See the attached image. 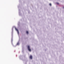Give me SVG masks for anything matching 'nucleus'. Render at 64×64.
<instances>
[{
    "instance_id": "f257e3e1",
    "label": "nucleus",
    "mask_w": 64,
    "mask_h": 64,
    "mask_svg": "<svg viewBox=\"0 0 64 64\" xmlns=\"http://www.w3.org/2000/svg\"><path fill=\"white\" fill-rule=\"evenodd\" d=\"M28 50H29L30 51H31V49H30V46H28Z\"/></svg>"
},
{
    "instance_id": "f03ea898",
    "label": "nucleus",
    "mask_w": 64,
    "mask_h": 64,
    "mask_svg": "<svg viewBox=\"0 0 64 64\" xmlns=\"http://www.w3.org/2000/svg\"><path fill=\"white\" fill-rule=\"evenodd\" d=\"M15 29L16 30V31H17L18 32V34H19V32L18 31V29H17L16 28H15Z\"/></svg>"
},
{
    "instance_id": "7ed1b4c3",
    "label": "nucleus",
    "mask_w": 64,
    "mask_h": 64,
    "mask_svg": "<svg viewBox=\"0 0 64 64\" xmlns=\"http://www.w3.org/2000/svg\"><path fill=\"white\" fill-rule=\"evenodd\" d=\"M30 58L31 59H32V56H30Z\"/></svg>"
},
{
    "instance_id": "20e7f679",
    "label": "nucleus",
    "mask_w": 64,
    "mask_h": 64,
    "mask_svg": "<svg viewBox=\"0 0 64 64\" xmlns=\"http://www.w3.org/2000/svg\"><path fill=\"white\" fill-rule=\"evenodd\" d=\"M49 5H50V6H51V5H52V4H49Z\"/></svg>"
},
{
    "instance_id": "39448f33",
    "label": "nucleus",
    "mask_w": 64,
    "mask_h": 64,
    "mask_svg": "<svg viewBox=\"0 0 64 64\" xmlns=\"http://www.w3.org/2000/svg\"><path fill=\"white\" fill-rule=\"evenodd\" d=\"M26 34H28V31H26Z\"/></svg>"
},
{
    "instance_id": "423d86ee",
    "label": "nucleus",
    "mask_w": 64,
    "mask_h": 64,
    "mask_svg": "<svg viewBox=\"0 0 64 64\" xmlns=\"http://www.w3.org/2000/svg\"><path fill=\"white\" fill-rule=\"evenodd\" d=\"M19 42H18L17 44V45H19Z\"/></svg>"
},
{
    "instance_id": "0eeeda50",
    "label": "nucleus",
    "mask_w": 64,
    "mask_h": 64,
    "mask_svg": "<svg viewBox=\"0 0 64 64\" xmlns=\"http://www.w3.org/2000/svg\"><path fill=\"white\" fill-rule=\"evenodd\" d=\"M57 4H58V5H59V3H57Z\"/></svg>"
},
{
    "instance_id": "6e6552de",
    "label": "nucleus",
    "mask_w": 64,
    "mask_h": 64,
    "mask_svg": "<svg viewBox=\"0 0 64 64\" xmlns=\"http://www.w3.org/2000/svg\"><path fill=\"white\" fill-rule=\"evenodd\" d=\"M63 8H64V7H63Z\"/></svg>"
}]
</instances>
